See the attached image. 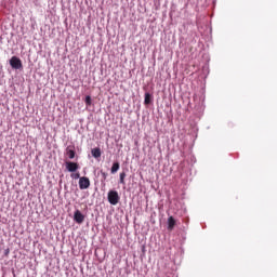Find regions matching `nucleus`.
I'll use <instances>...</instances> for the list:
<instances>
[{
  "label": "nucleus",
  "instance_id": "39448f33",
  "mask_svg": "<svg viewBox=\"0 0 277 277\" xmlns=\"http://www.w3.org/2000/svg\"><path fill=\"white\" fill-rule=\"evenodd\" d=\"M74 220L77 224H83L85 216L81 213V211L77 210L74 213Z\"/></svg>",
  "mask_w": 277,
  "mask_h": 277
},
{
  "label": "nucleus",
  "instance_id": "ddd939ff",
  "mask_svg": "<svg viewBox=\"0 0 277 277\" xmlns=\"http://www.w3.org/2000/svg\"><path fill=\"white\" fill-rule=\"evenodd\" d=\"M71 179H75V181H77V179H81V174L78 172V173H72L71 174Z\"/></svg>",
  "mask_w": 277,
  "mask_h": 277
},
{
  "label": "nucleus",
  "instance_id": "4468645a",
  "mask_svg": "<svg viewBox=\"0 0 277 277\" xmlns=\"http://www.w3.org/2000/svg\"><path fill=\"white\" fill-rule=\"evenodd\" d=\"M102 176H103V179L105 180V179H107V173H102Z\"/></svg>",
  "mask_w": 277,
  "mask_h": 277
},
{
  "label": "nucleus",
  "instance_id": "423d86ee",
  "mask_svg": "<svg viewBox=\"0 0 277 277\" xmlns=\"http://www.w3.org/2000/svg\"><path fill=\"white\" fill-rule=\"evenodd\" d=\"M174 226H176V220H174V216H169L168 230H174Z\"/></svg>",
  "mask_w": 277,
  "mask_h": 277
},
{
  "label": "nucleus",
  "instance_id": "1a4fd4ad",
  "mask_svg": "<svg viewBox=\"0 0 277 277\" xmlns=\"http://www.w3.org/2000/svg\"><path fill=\"white\" fill-rule=\"evenodd\" d=\"M144 103H145L146 105H150V103H153V95H150V93H145Z\"/></svg>",
  "mask_w": 277,
  "mask_h": 277
},
{
  "label": "nucleus",
  "instance_id": "0eeeda50",
  "mask_svg": "<svg viewBox=\"0 0 277 277\" xmlns=\"http://www.w3.org/2000/svg\"><path fill=\"white\" fill-rule=\"evenodd\" d=\"M91 155L92 157H94V159H98L101 157V148L95 147L91 150Z\"/></svg>",
  "mask_w": 277,
  "mask_h": 277
},
{
  "label": "nucleus",
  "instance_id": "f257e3e1",
  "mask_svg": "<svg viewBox=\"0 0 277 277\" xmlns=\"http://www.w3.org/2000/svg\"><path fill=\"white\" fill-rule=\"evenodd\" d=\"M108 202L110 205H118V202H120V195H118V192L116 190H109L108 192Z\"/></svg>",
  "mask_w": 277,
  "mask_h": 277
},
{
  "label": "nucleus",
  "instance_id": "9d476101",
  "mask_svg": "<svg viewBox=\"0 0 277 277\" xmlns=\"http://www.w3.org/2000/svg\"><path fill=\"white\" fill-rule=\"evenodd\" d=\"M77 155V153L74 149H67V156L69 159H72Z\"/></svg>",
  "mask_w": 277,
  "mask_h": 277
},
{
  "label": "nucleus",
  "instance_id": "6e6552de",
  "mask_svg": "<svg viewBox=\"0 0 277 277\" xmlns=\"http://www.w3.org/2000/svg\"><path fill=\"white\" fill-rule=\"evenodd\" d=\"M120 170V162H114L110 169L111 174H116Z\"/></svg>",
  "mask_w": 277,
  "mask_h": 277
},
{
  "label": "nucleus",
  "instance_id": "20e7f679",
  "mask_svg": "<svg viewBox=\"0 0 277 277\" xmlns=\"http://www.w3.org/2000/svg\"><path fill=\"white\" fill-rule=\"evenodd\" d=\"M79 187L80 189H88L90 187V179L85 176L80 177Z\"/></svg>",
  "mask_w": 277,
  "mask_h": 277
},
{
  "label": "nucleus",
  "instance_id": "f03ea898",
  "mask_svg": "<svg viewBox=\"0 0 277 277\" xmlns=\"http://www.w3.org/2000/svg\"><path fill=\"white\" fill-rule=\"evenodd\" d=\"M10 66L11 68H14V70H21V68H23V62L17 56H12L10 60Z\"/></svg>",
  "mask_w": 277,
  "mask_h": 277
},
{
  "label": "nucleus",
  "instance_id": "f8f14e48",
  "mask_svg": "<svg viewBox=\"0 0 277 277\" xmlns=\"http://www.w3.org/2000/svg\"><path fill=\"white\" fill-rule=\"evenodd\" d=\"M84 103H85V105H88V106L92 105V97H91L90 95H87V96H85V100H84Z\"/></svg>",
  "mask_w": 277,
  "mask_h": 277
},
{
  "label": "nucleus",
  "instance_id": "9b49d317",
  "mask_svg": "<svg viewBox=\"0 0 277 277\" xmlns=\"http://www.w3.org/2000/svg\"><path fill=\"white\" fill-rule=\"evenodd\" d=\"M126 177H127V173H124V172L120 173L119 183H121V185H124Z\"/></svg>",
  "mask_w": 277,
  "mask_h": 277
},
{
  "label": "nucleus",
  "instance_id": "2eb2a0df",
  "mask_svg": "<svg viewBox=\"0 0 277 277\" xmlns=\"http://www.w3.org/2000/svg\"><path fill=\"white\" fill-rule=\"evenodd\" d=\"M8 254H10V249L5 251V256H8Z\"/></svg>",
  "mask_w": 277,
  "mask_h": 277
},
{
  "label": "nucleus",
  "instance_id": "7ed1b4c3",
  "mask_svg": "<svg viewBox=\"0 0 277 277\" xmlns=\"http://www.w3.org/2000/svg\"><path fill=\"white\" fill-rule=\"evenodd\" d=\"M65 166L68 172H77V170H79V163L77 162L67 161Z\"/></svg>",
  "mask_w": 277,
  "mask_h": 277
}]
</instances>
